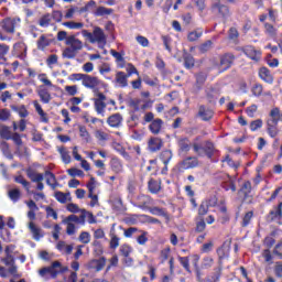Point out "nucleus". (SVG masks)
Here are the masks:
<instances>
[{
    "mask_svg": "<svg viewBox=\"0 0 282 282\" xmlns=\"http://www.w3.org/2000/svg\"><path fill=\"white\" fill-rule=\"evenodd\" d=\"M69 270L67 267H64L59 261L52 262L48 267H43L37 272L44 281H50V279H56L58 274H63V272H67Z\"/></svg>",
    "mask_w": 282,
    "mask_h": 282,
    "instance_id": "nucleus-1",
    "label": "nucleus"
},
{
    "mask_svg": "<svg viewBox=\"0 0 282 282\" xmlns=\"http://www.w3.org/2000/svg\"><path fill=\"white\" fill-rule=\"evenodd\" d=\"M65 44L67 47L62 53L64 58H76L80 50H83V41L78 40L76 35L68 36Z\"/></svg>",
    "mask_w": 282,
    "mask_h": 282,
    "instance_id": "nucleus-2",
    "label": "nucleus"
},
{
    "mask_svg": "<svg viewBox=\"0 0 282 282\" xmlns=\"http://www.w3.org/2000/svg\"><path fill=\"white\" fill-rule=\"evenodd\" d=\"M194 152L197 155H206L208 160H213L214 155H217V148H215V143L210 141H206L204 144L199 143L197 139L193 142Z\"/></svg>",
    "mask_w": 282,
    "mask_h": 282,
    "instance_id": "nucleus-3",
    "label": "nucleus"
},
{
    "mask_svg": "<svg viewBox=\"0 0 282 282\" xmlns=\"http://www.w3.org/2000/svg\"><path fill=\"white\" fill-rule=\"evenodd\" d=\"M281 116V110L279 108H273L270 111V118L267 121V131L271 138H276L279 135V117Z\"/></svg>",
    "mask_w": 282,
    "mask_h": 282,
    "instance_id": "nucleus-4",
    "label": "nucleus"
},
{
    "mask_svg": "<svg viewBox=\"0 0 282 282\" xmlns=\"http://www.w3.org/2000/svg\"><path fill=\"white\" fill-rule=\"evenodd\" d=\"M83 34L89 39L90 43H107V35L99 26H95L93 33L83 31Z\"/></svg>",
    "mask_w": 282,
    "mask_h": 282,
    "instance_id": "nucleus-5",
    "label": "nucleus"
},
{
    "mask_svg": "<svg viewBox=\"0 0 282 282\" xmlns=\"http://www.w3.org/2000/svg\"><path fill=\"white\" fill-rule=\"evenodd\" d=\"M19 23H21V19L6 18L1 21L0 25L7 34H14V30H17Z\"/></svg>",
    "mask_w": 282,
    "mask_h": 282,
    "instance_id": "nucleus-6",
    "label": "nucleus"
},
{
    "mask_svg": "<svg viewBox=\"0 0 282 282\" xmlns=\"http://www.w3.org/2000/svg\"><path fill=\"white\" fill-rule=\"evenodd\" d=\"M107 265V258L101 257L99 259H93L87 263L88 270H95L96 272H100L105 270Z\"/></svg>",
    "mask_w": 282,
    "mask_h": 282,
    "instance_id": "nucleus-7",
    "label": "nucleus"
},
{
    "mask_svg": "<svg viewBox=\"0 0 282 282\" xmlns=\"http://www.w3.org/2000/svg\"><path fill=\"white\" fill-rule=\"evenodd\" d=\"M84 87H86L87 89H95L100 87V85H102V82L96 77V76H91L86 74V77L84 78V82L82 84Z\"/></svg>",
    "mask_w": 282,
    "mask_h": 282,
    "instance_id": "nucleus-8",
    "label": "nucleus"
},
{
    "mask_svg": "<svg viewBox=\"0 0 282 282\" xmlns=\"http://www.w3.org/2000/svg\"><path fill=\"white\" fill-rule=\"evenodd\" d=\"M199 166V160L195 156H187L180 163V169L188 171L189 169H197Z\"/></svg>",
    "mask_w": 282,
    "mask_h": 282,
    "instance_id": "nucleus-9",
    "label": "nucleus"
},
{
    "mask_svg": "<svg viewBox=\"0 0 282 282\" xmlns=\"http://www.w3.org/2000/svg\"><path fill=\"white\" fill-rule=\"evenodd\" d=\"M164 147V141L158 137H151L148 141V149L151 153H158Z\"/></svg>",
    "mask_w": 282,
    "mask_h": 282,
    "instance_id": "nucleus-10",
    "label": "nucleus"
},
{
    "mask_svg": "<svg viewBox=\"0 0 282 282\" xmlns=\"http://www.w3.org/2000/svg\"><path fill=\"white\" fill-rule=\"evenodd\" d=\"M212 10L214 12H218L219 15L223 18V19H228V17H230V9L228 8V6L226 4H221V2H215L213 6H212Z\"/></svg>",
    "mask_w": 282,
    "mask_h": 282,
    "instance_id": "nucleus-11",
    "label": "nucleus"
},
{
    "mask_svg": "<svg viewBox=\"0 0 282 282\" xmlns=\"http://www.w3.org/2000/svg\"><path fill=\"white\" fill-rule=\"evenodd\" d=\"M63 224H80L85 226V209L80 210V216L69 215L63 220Z\"/></svg>",
    "mask_w": 282,
    "mask_h": 282,
    "instance_id": "nucleus-12",
    "label": "nucleus"
},
{
    "mask_svg": "<svg viewBox=\"0 0 282 282\" xmlns=\"http://www.w3.org/2000/svg\"><path fill=\"white\" fill-rule=\"evenodd\" d=\"M235 62V55L227 53L220 57V67L223 72L226 69H230L232 67V63Z\"/></svg>",
    "mask_w": 282,
    "mask_h": 282,
    "instance_id": "nucleus-13",
    "label": "nucleus"
},
{
    "mask_svg": "<svg viewBox=\"0 0 282 282\" xmlns=\"http://www.w3.org/2000/svg\"><path fill=\"white\" fill-rule=\"evenodd\" d=\"M28 228H29L33 239L35 241H41V239L43 237V229H41V227L36 226V224H34V221H30L28 225Z\"/></svg>",
    "mask_w": 282,
    "mask_h": 282,
    "instance_id": "nucleus-14",
    "label": "nucleus"
},
{
    "mask_svg": "<svg viewBox=\"0 0 282 282\" xmlns=\"http://www.w3.org/2000/svg\"><path fill=\"white\" fill-rule=\"evenodd\" d=\"M107 124L112 129H118L122 124V115L113 113L107 119Z\"/></svg>",
    "mask_w": 282,
    "mask_h": 282,
    "instance_id": "nucleus-15",
    "label": "nucleus"
},
{
    "mask_svg": "<svg viewBox=\"0 0 282 282\" xmlns=\"http://www.w3.org/2000/svg\"><path fill=\"white\" fill-rule=\"evenodd\" d=\"M129 75L126 74L124 72H117L116 77H115V83L118 85V87H128L129 82H128Z\"/></svg>",
    "mask_w": 282,
    "mask_h": 282,
    "instance_id": "nucleus-16",
    "label": "nucleus"
},
{
    "mask_svg": "<svg viewBox=\"0 0 282 282\" xmlns=\"http://www.w3.org/2000/svg\"><path fill=\"white\" fill-rule=\"evenodd\" d=\"M282 217V203L279 204V206H275L271 209L269 213L268 219L270 221H279Z\"/></svg>",
    "mask_w": 282,
    "mask_h": 282,
    "instance_id": "nucleus-17",
    "label": "nucleus"
},
{
    "mask_svg": "<svg viewBox=\"0 0 282 282\" xmlns=\"http://www.w3.org/2000/svg\"><path fill=\"white\" fill-rule=\"evenodd\" d=\"M162 124H164L162 119H154L149 126L151 133H153V135H159V133L162 131Z\"/></svg>",
    "mask_w": 282,
    "mask_h": 282,
    "instance_id": "nucleus-18",
    "label": "nucleus"
},
{
    "mask_svg": "<svg viewBox=\"0 0 282 282\" xmlns=\"http://www.w3.org/2000/svg\"><path fill=\"white\" fill-rule=\"evenodd\" d=\"M37 95L44 102V105H50V101L52 100V94H50V90H47V88L41 86L37 90Z\"/></svg>",
    "mask_w": 282,
    "mask_h": 282,
    "instance_id": "nucleus-19",
    "label": "nucleus"
},
{
    "mask_svg": "<svg viewBox=\"0 0 282 282\" xmlns=\"http://www.w3.org/2000/svg\"><path fill=\"white\" fill-rule=\"evenodd\" d=\"M245 54L251 58V61H259V58H261V51H257L253 46H247L245 48Z\"/></svg>",
    "mask_w": 282,
    "mask_h": 282,
    "instance_id": "nucleus-20",
    "label": "nucleus"
},
{
    "mask_svg": "<svg viewBox=\"0 0 282 282\" xmlns=\"http://www.w3.org/2000/svg\"><path fill=\"white\" fill-rule=\"evenodd\" d=\"M259 76L261 80H264V83H269V85H272V83H274V77H272L270 69L265 67L260 68Z\"/></svg>",
    "mask_w": 282,
    "mask_h": 282,
    "instance_id": "nucleus-21",
    "label": "nucleus"
},
{
    "mask_svg": "<svg viewBox=\"0 0 282 282\" xmlns=\"http://www.w3.org/2000/svg\"><path fill=\"white\" fill-rule=\"evenodd\" d=\"M56 249L62 252V254H72L74 246L66 245L65 241L59 240L56 245Z\"/></svg>",
    "mask_w": 282,
    "mask_h": 282,
    "instance_id": "nucleus-22",
    "label": "nucleus"
},
{
    "mask_svg": "<svg viewBox=\"0 0 282 282\" xmlns=\"http://www.w3.org/2000/svg\"><path fill=\"white\" fill-rule=\"evenodd\" d=\"M198 116L202 120L208 121L213 118L214 112L209 108H206V106H200L198 109Z\"/></svg>",
    "mask_w": 282,
    "mask_h": 282,
    "instance_id": "nucleus-23",
    "label": "nucleus"
},
{
    "mask_svg": "<svg viewBox=\"0 0 282 282\" xmlns=\"http://www.w3.org/2000/svg\"><path fill=\"white\" fill-rule=\"evenodd\" d=\"M44 177L46 180V184L51 186L53 191H56V186H58V183L56 182V176L52 172L46 171Z\"/></svg>",
    "mask_w": 282,
    "mask_h": 282,
    "instance_id": "nucleus-24",
    "label": "nucleus"
},
{
    "mask_svg": "<svg viewBox=\"0 0 282 282\" xmlns=\"http://www.w3.org/2000/svg\"><path fill=\"white\" fill-rule=\"evenodd\" d=\"M52 45V40L47 37V35H41L37 40V50H45V47H50Z\"/></svg>",
    "mask_w": 282,
    "mask_h": 282,
    "instance_id": "nucleus-25",
    "label": "nucleus"
},
{
    "mask_svg": "<svg viewBox=\"0 0 282 282\" xmlns=\"http://www.w3.org/2000/svg\"><path fill=\"white\" fill-rule=\"evenodd\" d=\"M160 160L165 165V171H166L167 170L166 166H169V162H171V160H173V152H171V150L162 151L160 154Z\"/></svg>",
    "mask_w": 282,
    "mask_h": 282,
    "instance_id": "nucleus-26",
    "label": "nucleus"
},
{
    "mask_svg": "<svg viewBox=\"0 0 282 282\" xmlns=\"http://www.w3.org/2000/svg\"><path fill=\"white\" fill-rule=\"evenodd\" d=\"M8 197H9V199H11V202L17 204V202H19V199H21V189H19L18 187H13V188L9 189Z\"/></svg>",
    "mask_w": 282,
    "mask_h": 282,
    "instance_id": "nucleus-27",
    "label": "nucleus"
},
{
    "mask_svg": "<svg viewBox=\"0 0 282 282\" xmlns=\"http://www.w3.org/2000/svg\"><path fill=\"white\" fill-rule=\"evenodd\" d=\"M110 54L116 59L117 65L122 69L124 67V56L116 50H111Z\"/></svg>",
    "mask_w": 282,
    "mask_h": 282,
    "instance_id": "nucleus-28",
    "label": "nucleus"
},
{
    "mask_svg": "<svg viewBox=\"0 0 282 282\" xmlns=\"http://www.w3.org/2000/svg\"><path fill=\"white\" fill-rule=\"evenodd\" d=\"M50 25H52V14L46 13L40 18L39 26L40 28H50Z\"/></svg>",
    "mask_w": 282,
    "mask_h": 282,
    "instance_id": "nucleus-29",
    "label": "nucleus"
},
{
    "mask_svg": "<svg viewBox=\"0 0 282 282\" xmlns=\"http://www.w3.org/2000/svg\"><path fill=\"white\" fill-rule=\"evenodd\" d=\"M54 197L59 202V204H67V202L72 199L69 193H63V192H55Z\"/></svg>",
    "mask_w": 282,
    "mask_h": 282,
    "instance_id": "nucleus-30",
    "label": "nucleus"
},
{
    "mask_svg": "<svg viewBox=\"0 0 282 282\" xmlns=\"http://www.w3.org/2000/svg\"><path fill=\"white\" fill-rule=\"evenodd\" d=\"M137 204L139 208H144V206H149V204H151V197L140 194L137 196Z\"/></svg>",
    "mask_w": 282,
    "mask_h": 282,
    "instance_id": "nucleus-31",
    "label": "nucleus"
},
{
    "mask_svg": "<svg viewBox=\"0 0 282 282\" xmlns=\"http://www.w3.org/2000/svg\"><path fill=\"white\" fill-rule=\"evenodd\" d=\"M62 25H64V28H68V30H83V28H85L83 22L74 21L63 22Z\"/></svg>",
    "mask_w": 282,
    "mask_h": 282,
    "instance_id": "nucleus-32",
    "label": "nucleus"
},
{
    "mask_svg": "<svg viewBox=\"0 0 282 282\" xmlns=\"http://www.w3.org/2000/svg\"><path fill=\"white\" fill-rule=\"evenodd\" d=\"M223 188L225 191H232L235 193L237 191V186L235 185V181L227 175V180L223 182Z\"/></svg>",
    "mask_w": 282,
    "mask_h": 282,
    "instance_id": "nucleus-33",
    "label": "nucleus"
},
{
    "mask_svg": "<svg viewBox=\"0 0 282 282\" xmlns=\"http://www.w3.org/2000/svg\"><path fill=\"white\" fill-rule=\"evenodd\" d=\"M10 52V46L8 44H0V62L3 64L8 61V54Z\"/></svg>",
    "mask_w": 282,
    "mask_h": 282,
    "instance_id": "nucleus-34",
    "label": "nucleus"
},
{
    "mask_svg": "<svg viewBox=\"0 0 282 282\" xmlns=\"http://www.w3.org/2000/svg\"><path fill=\"white\" fill-rule=\"evenodd\" d=\"M178 147L183 152L188 153V151H191V147H193V144L191 143V140L184 138V139L178 140Z\"/></svg>",
    "mask_w": 282,
    "mask_h": 282,
    "instance_id": "nucleus-35",
    "label": "nucleus"
},
{
    "mask_svg": "<svg viewBox=\"0 0 282 282\" xmlns=\"http://www.w3.org/2000/svg\"><path fill=\"white\" fill-rule=\"evenodd\" d=\"M203 34H204V31H202V29L192 31V32L188 33L187 40L193 43V42L198 41L199 39H202Z\"/></svg>",
    "mask_w": 282,
    "mask_h": 282,
    "instance_id": "nucleus-36",
    "label": "nucleus"
},
{
    "mask_svg": "<svg viewBox=\"0 0 282 282\" xmlns=\"http://www.w3.org/2000/svg\"><path fill=\"white\" fill-rule=\"evenodd\" d=\"M94 107H95V111H97L99 116H102V117L105 116V109H107V104H105V101L95 100Z\"/></svg>",
    "mask_w": 282,
    "mask_h": 282,
    "instance_id": "nucleus-37",
    "label": "nucleus"
},
{
    "mask_svg": "<svg viewBox=\"0 0 282 282\" xmlns=\"http://www.w3.org/2000/svg\"><path fill=\"white\" fill-rule=\"evenodd\" d=\"M148 186H149V191L150 193H153V194H156V193H160V189L162 188L160 186V182L151 178L148 183Z\"/></svg>",
    "mask_w": 282,
    "mask_h": 282,
    "instance_id": "nucleus-38",
    "label": "nucleus"
},
{
    "mask_svg": "<svg viewBox=\"0 0 282 282\" xmlns=\"http://www.w3.org/2000/svg\"><path fill=\"white\" fill-rule=\"evenodd\" d=\"M58 151L64 164H69V162H72V156L69 155V151H67L65 147L59 148Z\"/></svg>",
    "mask_w": 282,
    "mask_h": 282,
    "instance_id": "nucleus-39",
    "label": "nucleus"
},
{
    "mask_svg": "<svg viewBox=\"0 0 282 282\" xmlns=\"http://www.w3.org/2000/svg\"><path fill=\"white\" fill-rule=\"evenodd\" d=\"M28 177L31 178V182H35V183L43 182V180H45V176H43V174L34 171H29Z\"/></svg>",
    "mask_w": 282,
    "mask_h": 282,
    "instance_id": "nucleus-40",
    "label": "nucleus"
},
{
    "mask_svg": "<svg viewBox=\"0 0 282 282\" xmlns=\"http://www.w3.org/2000/svg\"><path fill=\"white\" fill-rule=\"evenodd\" d=\"M152 215H156L158 217H164V219L169 220V213H166L163 208L160 207H152L150 209Z\"/></svg>",
    "mask_w": 282,
    "mask_h": 282,
    "instance_id": "nucleus-41",
    "label": "nucleus"
},
{
    "mask_svg": "<svg viewBox=\"0 0 282 282\" xmlns=\"http://www.w3.org/2000/svg\"><path fill=\"white\" fill-rule=\"evenodd\" d=\"M14 182L17 184H21L23 188H25L26 193H30V182H28L25 177H23L22 175L15 176Z\"/></svg>",
    "mask_w": 282,
    "mask_h": 282,
    "instance_id": "nucleus-42",
    "label": "nucleus"
},
{
    "mask_svg": "<svg viewBox=\"0 0 282 282\" xmlns=\"http://www.w3.org/2000/svg\"><path fill=\"white\" fill-rule=\"evenodd\" d=\"M0 135L2 140H12V131L8 126H2L0 129Z\"/></svg>",
    "mask_w": 282,
    "mask_h": 282,
    "instance_id": "nucleus-43",
    "label": "nucleus"
},
{
    "mask_svg": "<svg viewBox=\"0 0 282 282\" xmlns=\"http://www.w3.org/2000/svg\"><path fill=\"white\" fill-rule=\"evenodd\" d=\"M264 30H265V34H268L269 36H271V39H276V28H274V25L270 24V23H264Z\"/></svg>",
    "mask_w": 282,
    "mask_h": 282,
    "instance_id": "nucleus-44",
    "label": "nucleus"
},
{
    "mask_svg": "<svg viewBox=\"0 0 282 282\" xmlns=\"http://www.w3.org/2000/svg\"><path fill=\"white\" fill-rule=\"evenodd\" d=\"M113 12V9H107L105 7H99L95 11L96 17H108Z\"/></svg>",
    "mask_w": 282,
    "mask_h": 282,
    "instance_id": "nucleus-45",
    "label": "nucleus"
},
{
    "mask_svg": "<svg viewBox=\"0 0 282 282\" xmlns=\"http://www.w3.org/2000/svg\"><path fill=\"white\" fill-rule=\"evenodd\" d=\"M210 206H213V204L208 203V200L203 202L198 208V215H200L202 217H204V215H207L208 208Z\"/></svg>",
    "mask_w": 282,
    "mask_h": 282,
    "instance_id": "nucleus-46",
    "label": "nucleus"
},
{
    "mask_svg": "<svg viewBox=\"0 0 282 282\" xmlns=\"http://www.w3.org/2000/svg\"><path fill=\"white\" fill-rule=\"evenodd\" d=\"M95 138L99 140V142H107L109 140V133L102 131V130H96L95 131Z\"/></svg>",
    "mask_w": 282,
    "mask_h": 282,
    "instance_id": "nucleus-47",
    "label": "nucleus"
},
{
    "mask_svg": "<svg viewBox=\"0 0 282 282\" xmlns=\"http://www.w3.org/2000/svg\"><path fill=\"white\" fill-rule=\"evenodd\" d=\"M213 263H215V260H214L213 258H210V257H205V258L203 259V262H202L200 268H202L203 270H208V269L213 268Z\"/></svg>",
    "mask_w": 282,
    "mask_h": 282,
    "instance_id": "nucleus-48",
    "label": "nucleus"
},
{
    "mask_svg": "<svg viewBox=\"0 0 282 282\" xmlns=\"http://www.w3.org/2000/svg\"><path fill=\"white\" fill-rule=\"evenodd\" d=\"M67 173H68V175H70V177H85V172H83V170H78L76 167L67 170Z\"/></svg>",
    "mask_w": 282,
    "mask_h": 282,
    "instance_id": "nucleus-49",
    "label": "nucleus"
},
{
    "mask_svg": "<svg viewBox=\"0 0 282 282\" xmlns=\"http://www.w3.org/2000/svg\"><path fill=\"white\" fill-rule=\"evenodd\" d=\"M111 169L115 173H122V163L119 160L113 159L111 161Z\"/></svg>",
    "mask_w": 282,
    "mask_h": 282,
    "instance_id": "nucleus-50",
    "label": "nucleus"
},
{
    "mask_svg": "<svg viewBox=\"0 0 282 282\" xmlns=\"http://www.w3.org/2000/svg\"><path fill=\"white\" fill-rule=\"evenodd\" d=\"M119 252L122 257H129L131 252H133V249L129 245H122L119 249Z\"/></svg>",
    "mask_w": 282,
    "mask_h": 282,
    "instance_id": "nucleus-51",
    "label": "nucleus"
},
{
    "mask_svg": "<svg viewBox=\"0 0 282 282\" xmlns=\"http://www.w3.org/2000/svg\"><path fill=\"white\" fill-rule=\"evenodd\" d=\"M184 63H185V67L187 69H191V67L195 66V58L193 57V55H185Z\"/></svg>",
    "mask_w": 282,
    "mask_h": 282,
    "instance_id": "nucleus-52",
    "label": "nucleus"
},
{
    "mask_svg": "<svg viewBox=\"0 0 282 282\" xmlns=\"http://www.w3.org/2000/svg\"><path fill=\"white\" fill-rule=\"evenodd\" d=\"M79 241L80 243H89V241H91V235L87 231H83L80 235H79Z\"/></svg>",
    "mask_w": 282,
    "mask_h": 282,
    "instance_id": "nucleus-53",
    "label": "nucleus"
},
{
    "mask_svg": "<svg viewBox=\"0 0 282 282\" xmlns=\"http://www.w3.org/2000/svg\"><path fill=\"white\" fill-rule=\"evenodd\" d=\"M78 12V7H70L64 14V19H74V15Z\"/></svg>",
    "mask_w": 282,
    "mask_h": 282,
    "instance_id": "nucleus-54",
    "label": "nucleus"
},
{
    "mask_svg": "<svg viewBox=\"0 0 282 282\" xmlns=\"http://www.w3.org/2000/svg\"><path fill=\"white\" fill-rule=\"evenodd\" d=\"M178 261L186 272H191V264L187 257H178Z\"/></svg>",
    "mask_w": 282,
    "mask_h": 282,
    "instance_id": "nucleus-55",
    "label": "nucleus"
},
{
    "mask_svg": "<svg viewBox=\"0 0 282 282\" xmlns=\"http://www.w3.org/2000/svg\"><path fill=\"white\" fill-rule=\"evenodd\" d=\"M94 8H96V1L90 0L88 3L85 4V7H83L79 12H91V10H94Z\"/></svg>",
    "mask_w": 282,
    "mask_h": 282,
    "instance_id": "nucleus-56",
    "label": "nucleus"
},
{
    "mask_svg": "<svg viewBox=\"0 0 282 282\" xmlns=\"http://www.w3.org/2000/svg\"><path fill=\"white\" fill-rule=\"evenodd\" d=\"M40 83H43L46 87H53L52 80L47 78L46 74H40L39 75Z\"/></svg>",
    "mask_w": 282,
    "mask_h": 282,
    "instance_id": "nucleus-57",
    "label": "nucleus"
},
{
    "mask_svg": "<svg viewBox=\"0 0 282 282\" xmlns=\"http://www.w3.org/2000/svg\"><path fill=\"white\" fill-rule=\"evenodd\" d=\"M212 48H213V41H210V40H207L205 43H203L199 46V51L203 52V53L208 52Z\"/></svg>",
    "mask_w": 282,
    "mask_h": 282,
    "instance_id": "nucleus-58",
    "label": "nucleus"
},
{
    "mask_svg": "<svg viewBox=\"0 0 282 282\" xmlns=\"http://www.w3.org/2000/svg\"><path fill=\"white\" fill-rule=\"evenodd\" d=\"M263 127V120L258 119L250 123L251 131H257V129H261Z\"/></svg>",
    "mask_w": 282,
    "mask_h": 282,
    "instance_id": "nucleus-59",
    "label": "nucleus"
},
{
    "mask_svg": "<svg viewBox=\"0 0 282 282\" xmlns=\"http://www.w3.org/2000/svg\"><path fill=\"white\" fill-rule=\"evenodd\" d=\"M65 91L68 94V96H76V94H78V86H65Z\"/></svg>",
    "mask_w": 282,
    "mask_h": 282,
    "instance_id": "nucleus-60",
    "label": "nucleus"
},
{
    "mask_svg": "<svg viewBox=\"0 0 282 282\" xmlns=\"http://www.w3.org/2000/svg\"><path fill=\"white\" fill-rule=\"evenodd\" d=\"M66 210H68V213H73V214H76V213H80V207H78V205L74 204V203H69L67 206H66Z\"/></svg>",
    "mask_w": 282,
    "mask_h": 282,
    "instance_id": "nucleus-61",
    "label": "nucleus"
},
{
    "mask_svg": "<svg viewBox=\"0 0 282 282\" xmlns=\"http://www.w3.org/2000/svg\"><path fill=\"white\" fill-rule=\"evenodd\" d=\"M66 225V235H76V225L74 223H64Z\"/></svg>",
    "mask_w": 282,
    "mask_h": 282,
    "instance_id": "nucleus-62",
    "label": "nucleus"
},
{
    "mask_svg": "<svg viewBox=\"0 0 282 282\" xmlns=\"http://www.w3.org/2000/svg\"><path fill=\"white\" fill-rule=\"evenodd\" d=\"M252 216H253V214H252V212H248L245 216H243V218H242V226L246 228V226H248L249 224H250V221H251V219H252Z\"/></svg>",
    "mask_w": 282,
    "mask_h": 282,
    "instance_id": "nucleus-63",
    "label": "nucleus"
},
{
    "mask_svg": "<svg viewBox=\"0 0 282 282\" xmlns=\"http://www.w3.org/2000/svg\"><path fill=\"white\" fill-rule=\"evenodd\" d=\"M273 253L276 254V257H280L282 259V242H279L273 250Z\"/></svg>",
    "mask_w": 282,
    "mask_h": 282,
    "instance_id": "nucleus-64",
    "label": "nucleus"
}]
</instances>
